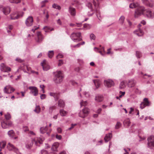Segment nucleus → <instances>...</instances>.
<instances>
[{
	"mask_svg": "<svg viewBox=\"0 0 154 154\" xmlns=\"http://www.w3.org/2000/svg\"><path fill=\"white\" fill-rule=\"evenodd\" d=\"M54 73V76L53 79L54 82L57 84L61 83L63 78L62 72L60 71H58L55 72Z\"/></svg>",
	"mask_w": 154,
	"mask_h": 154,
	"instance_id": "nucleus-1",
	"label": "nucleus"
},
{
	"mask_svg": "<svg viewBox=\"0 0 154 154\" xmlns=\"http://www.w3.org/2000/svg\"><path fill=\"white\" fill-rule=\"evenodd\" d=\"M72 39L74 42H78L82 40L81 34L80 32L72 33L70 35Z\"/></svg>",
	"mask_w": 154,
	"mask_h": 154,
	"instance_id": "nucleus-2",
	"label": "nucleus"
},
{
	"mask_svg": "<svg viewBox=\"0 0 154 154\" xmlns=\"http://www.w3.org/2000/svg\"><path fill=\"white\" fill-rule=\"evenodd\" d=\"M44 139L40 138L35 137L32 140V143L29 144H27L26 145V147L27 149H30L32 146L33 143H35L36 145L38 146V143L41 144L44 140Z\"/></svg>",
	"mask_w": 154,
	"mask_h": 154,
	"instance_id": "nucleus-3",
	"label": "nucleus"
},
{
	"mask_svg": "<svg viewBox=\"0 0 154 154\" xmlns=\"http://www.w3.org/2000/svg\"><path fill=\"white\" fill-rule=\"evenodd\" d=\"M145 11L143 7H138L135 11L134 17H137L143 14L144 11Z\"/></svg>",
	"mask_w": 154,
	"mask_h": 154,
	"instance_id": "nucleus-4",
	"label": "nucleus"
},
{
	"mask_svg": "<svg viewBox=\"0 0 154 154\" xmlns=\"http://www.w3.org/2000/svg\"><path fill=\"white\" fill-rule=\"evenodd\" d=\"M148 142L147 144L148 147L150 149L154 148V136H150L148 137L147 139Z\"/></svg>",
	"mask_w": 154,
	"mask_h": 154,
	"instance_id": "nucleus-5",
	"label": "nucleus"
},
{
	"mask_svg": "<svg viewBox=\"0 0 154 154\" xmlns=\"http://www.w3.org/2000/svg\"><path fill=\"white\" fill-rule=\"evenodd\" d=\"M29 89L30 90V94L37 96L38 94V90L37 88L34 86H30L29 87Z\"/></svg>",
	"mask_w": 154,
	"mask_h": 154,
	"instance_id": "nucleus-6",
	"label": "nucleus"
},
{
	"mask_svg": "<svg viewBox=\"0 0 154 154\" xmlns=\"http://www.w3.org/2000/svg\"><path fill=\"white\" fill-rule=\"evenodd\" d=\"M7 147L9 151H13L16 153H17L18 152V149L10 143H8L7 144Z\"/></svg>",
	"mask_w": 154,
	"mask_h": 154,
	"instance_id": "nucleus-7",
	"label": "nucleus"
},
{
	"mask_svg": "<svg viewBox=\"0 0 154 154\" xmlns=\"http://www.w3.org/2000/svg\"><path fill=\"white\" fill-rule=\"evenodd\" d=\"M89 110L87 108H85L79 113V116L82 118L85 117L88 113Z\"/></svg>",
	"mask_w": 154,
	"mask_h": 154,
	"instance_id": "nucleus-8",
	"label": "nucleus"
},
{
	"mask_svg": "<svg viewBox=\"0 0 154 154\" xmlns=\"http://www.w3.org/2000/svg\"><path fill=\"white\" fill-rule=\"evenodd\" d=\"M0 70L4 72H8L11 71V68L6 66L4 63H2L0 65Z\"/></svg>",
	"mask_w": 154,
	"mask_h": 154,
	"instance_id": "nucleus-9",
	"label": "nucleus"
},
{
	"mask_svg": "<svg viewBox=\"0 0 154 154\" xmlns=\"http://www.w3.org/2000/svg\"><path fill=\"white\" fill-rule=\"evenodd\" d=\"M15 89L10 85L6 86L4 89V92L7 94L11 93L13 92Z\"/></svg>",
	"mask_w": 154,
	"mask_h": 154,
	"instance_id": "nucleus-10",
	"label": "nucleus"
},
{
	"mask_svg": "<svg viewBox=\"0 0 154 154\" xmlns=\"http://www.w3.org/2000/svg\"><path fill=\"white\" fill-rule=\"evenodd\" d=\"M104 84L105 86L108 88L111 87L114 85V82L111 79L104 80Z\"/></svg>",
	"mask_w": 154,
	"mask_h": 154,
	"instance_id": "nucleus-11",
	"label": "nucleus"
},
{
	"mask_svg": "<svg viewBox=\"0 0 154 154\" xmlns=\"http://www.w3.org/2000/svg\"><path fill=\"white\" fill-rule=\"evenodd\" d=\"M33 23V19L32 16L29 17L26 19L25 23L28 26H30L32 25Z\"/></svg>",
	"mask_w": 154,
	"mask_h": 154,
	"instance_id": "nucleus-12",
	"label": "nucleus"
},
{
	"mask_svg": "<svg viewBox=\"0 0 154 154\" xmlns=\"http://www.w3.org/2000/svg\"><path fill=\"white\" fill-rule=\"evenodd\" d=\"M41 64L44 71H47L50 69V66L45 60H43Z\"/></svg>",
	"mask_w": 154,
	"mask_h": 154,
	"instance_id": "nucleus-13",
	"label": "nucleus"
},
{
	"mask_svg": "<svg viewBox=\"0 0 154 154\" xmlns=\"http://www.w3.org/2000/svg\"><path fill=\"white\" fill-rule=\"evenodd\" d=\"M43 37L40 32L37 33V38H35L36 41L38 43H41L43 39Z\"/></svg>",
	"mask_w": 154,
	"mask_h": 154,
	"instance_id": "nucleus-14",
	"label": "nucleus"
},
{
	"mask_svg": "<svg viewBox=\"0 0 154 154\" xmlns=\"http://www.w3.org/2000/svg\"><path fill=\"white\" fill-rule=\"evenodd\" d=\"M146 15L147 17L149 18H152L154 17V13L150 10L148 9L146 11Z\"/></svg>",
	"mask_w": 154,
	"mask_h": 154,
	"instance_id": "nucleus-15",
	"label": "nucleus"
},
{
	"mask_svg": "<svg viewBox=\"0 0 154 154\" xmlns=\"http://www.w3.org/2000/svg\"><path fill=\"white\" fill-rule=\"evenodd\" d=\"M0 10H2L3 13L5 15L8 14L10 12V9L9 7L3 8L2 6L0 7Z\"/></svg>",
	"mask_w": 154,
	"mask_h": 154,
	"instance_id": "nucleus-16",
	"label": "nucleus"
},
{
	"mask_svg": "<svg viewBox=\"0 0 154 154\" xmlns=\"http://www.w3.org/2000/svg\"><path fill=\"white\" fill-rule=\"evenodd\" d=\"M49 95L53 97L56 101H57L60 98V94L58 93L50 92L49 93Z\"/></svg>",
	"mask_w": 154,
	"mask_h": 154,
	"instance_id": "nucleus-17",
	"label": "nucleus"
},
{
	"mask_svg": "<svg viewBox=\"0 0 154 154\" xmlns=\"http://www.w3.org/2000/svg\"><path fill=\"white\" fill-rule=\"evenodd\" d=\"M143 4L149 7H152L154 6V4L152 2H149L148 0H142Z\"/></svg>",
	"mask_w": 154,
	"mask_h": 154,
	"instance_id": "nucleus-18",
	"label": "nucleus"
},
{
	"mask_svg": "<svg viewBox=\"0 0 154 154\" xmlns=\"http://www.w3.org/2000/svg\"><path fill=\"white\" fill-rule=\"evenodd\" d=\"M69 11L72 16H75L76 14L75 9L71 6L69 7Z\"/></svg>",
	"mask_w": 154,
	"mask_h": 154,
	"instance_id": "nucleus-19",
	"label": "nucleus"
},
{
	"mask_svg": "<svg viewBox=\"0 0 154 154\" xmlns=\"http://www.w3.org/2000/svg\"><path fill=\"white\" fill-rule=\"evenodd\" d=\"M8 134L9 136L12 139H16L17 138V137H14L15 133L13 130H11L9 131L8 132Z\"/></svg>",
	"mask_w": 154,
	"mask_h": 154,
	"instance_id": "nucleus-20",
	"label": "nucleus"
},
{
	"mask_svg": "<svg viewBox=\"0 0 154 154\" xmlns=\"http://www.w3.org/2000/svg\"><path fill=\"white\" fill-rule=\"evenodd\" d=\"M135 84L136 82L134 79H132L128 81V86L129 87L131 88L134 87Z\"/></svg>",
	"mask_w": 154,
	"mask_h": 154,
	"instance_id": "nucleus-21",
	"label": "nucleus"
},
{
	"mask_svg": "<svg viewBox=\"0 0 154 154\" xmlns=\"http://www.w3.org/2000/svg\"><path fill=\"white\" fill-rule=\"evenodd\" d=\"M134 32L135 34L139 36H142L143 34V31L140 29H138L134 31Z\"/></svg>",
	"mask_w": 154,
	"mask_h": 154,
	"instance_id": "nucleus-22",
	"label": "nucleus"
},
{
	"mask_svg": "<svg viewBox=\"0 0 154 154\" xmlns=\"http://www.w3.org/2000/svg\"><path fill=\"white\" fill-rule=\"evenodd\" d=\"M103 99V96L100 95H97L95 98L96 101L98 102L102 101Z\"/></svg>",
	"mask_w": 154,
	"mask_h": 154,
	"instance_id": "nucleus-23",
	"label": "nucleus"
},
{
	"mask_svg": "<svg viewBox=\"0 0 154 154\" xmlns=\"http://www.w3.org/2000/svg\"><path fill=\"white\" fill-rule=\"evenodd\" d=\"M59 144V143L58 142L54 143L52 146L51 149L54 151H57Z\"/></svg>",
	"mask_w": 154,
	"mask_h": 154,
	"instance_id": "nucleus-24",
	"label": "nucleus"
},
{
	"mask_svg": "<svg viewBox=\"0 0 154 154\" xmlns=\"http://www.w3.org/2000/svg\"><path fill=\"white\" fill-rule=\"evenodd\" d=\"M112 137V134L111 133H109V134H106L104 140L106 142H108L109 140Z\"/></svg>",
	"mask_w": 154,
	"mask_h": 154,
	"instance_id": "nucleus-25",
	"label": "nucleus"
},
{
	"mask_svg": "<svg viewBox=\"0 0 154 154\" xmlns=\"http://www.w3.org/2000/svg\"><path fill=\"white\" fill-rule=\"evenodd\" d=\"M58 105L59 107L62 108L64 107L65 106L64 101L61 99H60L58 102Z\"/></svg>",
	"mask_w": 154,
	"mask_h": 154,
	"instance_id": "nucleus-26",
	"label": "nucleus"
},
{
	"mask_svg": "<svg viewBox=\"0 0 154 154\" xmlns=\"http://www.w3.org/2000/svg\"><path fill=\"white\" fill-rule=\"evenodd\" d=\"M93 82L97 88L100 87L101 83L99 80H93Z\"/></svg>",
	"mask_w": 154,
	"mask_h": 154,
	"instance_id": "nucleus-27",
	"label": "nucleus"
},
{
	"mask_svg": "<svg viewBox=\"0 0 154 154\" xmlns=\"http://www.w3.org/2000/svg\"><path fill=\"white\" fill-rule=\"evenodd\" d=\"M43 29L46 32H49L52 30H54V29L53 28H51L48 26H45L43 28Z\"/></svg>",
	"mask_w": 154,
	"mask_h": 154,
	"instance_id": "nucleus-28",
	"label": "nucleus"
},
{
	"mask_svg": "<svg viewBox=\"0 0 154 154\" xmlns=\"http://www.w3.org/2000/svg\"><path fill=\"white\" fill-rule=\"evenodd\" d=\"M96 11L97 17L101 21L103 17L101 16L100 12L97 9H96Z\"/></svg>",
	"mask_w": 154,
	"mask_h": 154,
	"instance_id": "nucleus-29",
	"label": "nucleus"
},
{
	"mask_svg": "<svg viewBox=\"0 0 154 154\" xmlns=\"http://www.w3.org/2000/svg\"><path fill=\"white\" fill-rule=\"evenodd\" d=\"M15 15V16H14V14H11V19L12 20H15L17 19L20 16V14H17L16 13H15V14H14Z\"/></svg>",
	"mask_w": 154,
	"mask_h": 154,
	"instance_id": "nucleus-30",
	"label": "nucleus"
},
{
	"mask_svg": "<svg viewBox=\"0 0 154 154\" xmlns=\"http://www.w3.org/2000/svg\"><path fill=\"white\" fill-rule=\"evenodd\" d=\"M48 129L47 126L41 127L40 129V131L41 133L43 134L45 133Z\"/></svg>",
	"mask_w": 154,
	"mask_h": 154,
	"instance_id": "nucleus-31",
	"label": "nucleus"
},
{
	"mask_svg": "<svg viewBox=\"0 0 154 154\" xmlns=\"http://www.w3.org/2000/svg\"><path fill=\"white\" fill-rule=\"evenodd\" d=\"M139 4L138 3H133L130 4L129 5V7L130 8H134L138 6H139Z\"/></svg>",
	"mask_w": 154,
	"mask_h": 154,
	"instance_id": "nucleus-32",
	"label": "nucleus"
},
{
	"mask_svg": "<svg viewBox=\"0 0 154 154\" xmlns=\"http://www.w3.org/2000/svg\"><path fill=\"white\" fill-rule=\"evenodd\" d=\"M146 106H149L151 104L150 102H149L147 98H145L144 99V102H143Z\"/></svg>",
	"mask_w": 154,
	"mask_h": 154,
	"instance_id": "nucleus-33",
	"label": "nucleus"
},
{
	"mask_svg": "<svg viewBox=\"0 0 154 154\" xmlns=\"http://www.w3.org/2000/svg\"><path fill=\"white\" fill-rule=\"evenodd\" d=\"M6 144V143L5 141H2L0 142V151H1L2 149L5 147Z\"/></svg>",
	"mask_w": 154,
	"mask_h": 154,
	"instance_id": "nucleus-34",
	"label": "nucleus"
},
{
	"mask_svg": "<svg viewBox=\"0 0 154 154\" xmlns=\"http://www.w3.org/2000/svg\"><path fill=\"white\" fill-rule=\"evenodd\" d=\"M67 112L64 111L63 109H60V113L62 116H65L66 115Z\"/></svg>",
	"mask_w": 154,
	"mask_h": 154,
	"instance_id": "nucleus-35",
	"label": "nucleus"
},
{
	"mask_svg": "<svg viewBox=\"0 0 154 154\" xmlns=\"http://www.w3.org/2000/svg\"><path fill=\"white\" fill-rule=\"evenodd\" d=\"M125 87V82L124 81L121 82L120 84L119 88L120 89L124 88Z\"/></svg>",
	"mask_w": 154,
	"mask_h": 154,
	"instance_id": "nucleus-36",
	"label": "nucleus"
},
{
	"mask_svg": "<svg viewBox=\"0 0 154 154\" xmlns=\"http://www.w3.org/2000/svg\"><path fill=\"white\" fill-rule=\"evenodd\" d=\"M41 108L39 106H36L35 109L34 110V111L36 113H39L40 111Z\"/></svg>",
	"mask_w": 154,
	"mask_h": 154,
	"instance_id": "nucleus-37",
	"label": "nucleus"
},
{
	"mask_svg": "<svg viewBox=\"0 0 154 154\" xmlns=\"http://www.w3.org/2000/svg\"><path fill=\"white\" fill-rule=\"evenodd\" d=\"M2 127L4 128H8L7 122H3L1 123Z\"/></svg>",
	"mask_w": 154,
	"mask_h": 154,
	"instance_id": "nucleus-38",
	"label": "nucleus"
},
{
	"mask_svg": "<svg viewBox=\"0 0 154 154\" xmlns=\"http://www.w3.org/2000/svg\"><path fill=\"white\" fill-rule=\"evenodd\" d=\"M122 124L120 122H117L115 125V128L118 129L120 128L122 126Z\"/></svg>",
	"mask_w": 154,
	"mask_h": 154,
	"instance_id": "nucleus-39",
	"label": "nucleus"
},
{
	"mask_svg": "<svg viewBox=\"0 0 154 154\" xmlns=\"http://www.w3.org/2000/svg\"><path fill=\"white\" fill-rule=\"evenodd\" d=\"M87 104V102L86 101H84L82 100L80 102V105L81 107L82 106H85Z\"/></svg>",
	"mask_w": 154,
	"mask_h": 154,
	"instance_id": "nucleus-40",
	"label": "nucleus"
},
{
	"mask_svg": "<svg viewBox=\"0 0 154 154\" xmlns=\"http://www.w3.org/2000/svg\"><path fill=\"white\" fill-rule=\"evenodd\" d=\"M48 2V0H45L42 1L40 4L41 7L43 8L45 6V4Z\"/></svg>",
	"mask_w": 154,
	"mask_h": 154,
	"instance_id": "nucleus-41",
	"label": "nucleus"
},
{
	"mask_svg": "<svg viewBox=\"0 0 154 154\" xmlns=\"http://www.w3.org/2000/svg\"><path fill=\"white\" fill-rule=\"evenodd\" d=\"M48 55L49 58H51L54 55L53 51H49L48 52Z\"/></svg>",
	"mask_w": 154,
	"mask_h": 154,
	"instance_id": "nucleus-42",
	"label": "nucleus"
},
{
	"mask_svg": "<svg viewBox=\"0 0 154 154\" xmlns=\"http://www.w3.org/2000/svg\"><path fill=\"white\" fill-rule=\"evenodd\" d=\"M10 2L11 3H15L16 4L20 3L21 0H9Z\"/></svg>",
	"mask_w": 154,
	"mask_h": 154,
	"instance_id": "nucleus-43",
	"label": "nucleus"
},
{
	"mask_svg": "<svg viewBox=\"0 0 154 154\" xmlns=\"http://www.w3.org/2000/svg\"><path fill=\"white\" fill-rule=\"evenodd\" d=\"M52 7L54 8L58 9V10L60 9V6L59 5L55 4H54L53 5Z\"/></svg>",
	"mask_w": 154,
	"mask_h": 154,
	"instance_id": "nucleus-44",
	"label": "nucleus"
},
{
	"mask_svg": "<svg viewBox=\"0 0 154 154\" xmlns=\"http://www.w3.org/2000/svg\"><path fill=\"white\" fill-rule=\"evenodd\" d=\"M136 56L137 58H140L142 56L141 53L139 51H137Z\"/></svg>",
	"mask_w": 154,
	"mask_h": 154,
	"instance_id": "nucleus-45",
	"label": "nucleus"
},
{
	"mask_svg": "<svg viewBox=\"0 0 154 154\" xmlns=\"http://www.w3.org/2000/svg\"><path fill=\"white\" fill-rule=\"evenodd\" d=\"M5 117L6 119L9 120L11 118V116L8 113H7L5 115Z\"/></svg>",
	"mask_w": 154,
	"mask_h": 154,
	"instance_id": "nucleus-46",
	"label": "nucleus"
},
{
	"mask_svg": "<svg viewBox=\"0 0 154 154\" xmlns=\"http://www.w3.org/2000/svg\"><path fill=\"white\" fill-rule=\"evenodd\" d=\"M7 125L8 127V128L9 127H12L13 126V125L12 122L11 121H8L6 122Z\"/></svg>",
	"mask_w": 154,
	"mask_h": 154,
	"instance_id": "nucleus-47",
	"label": "nucleus"
},
{
	"mask_svg": "<svg viewBox=\"0 0 154 154\" xmlns=\"http://www.w3.org/2000/svg\"><path fill=\"white\" fill-rule=\"evenodd\" d=\"M125 20V17L123 16H122L119 18V21L120 23L122 24L123 23Z\"/></svg>",
	"mask_w": 154,
	"mask_h": 154,
	"instance_id": "nucleus-48",
	"label": "nucleus"
},
{
	"mask_svg": "<svg viewBox=\"0 0 154 154\" xmlns=\"http://www.w3.org/2000/svg\"><path fill=\"white\" fill-rule=\"evenodd\" d=\"M99 49L95 47L94 48V50L95 51L99 53L102 55H103V54L102 53L101 51H99Z\"/></svg>",
	"mask_w": 154,
	"mask_h": 154,
	"instance_id": "nucleus-49",
	"label": "nucleus"
},
{
	"mask_svg": "<svg viewBox=\"0 0 154 154\" xmlns=\"http://www.w3.org/2000/svg\"><path fill=\"white\" fill-rule=\"evenodd\" d=\"M43 14H45V17L46 18L48 19L49 17V15L48 14V12L46 10H44Z\"/></svg>",
	"mask_w": 154,
	"mask_h": 154,
	"instance_id": "nucleus-50",
	"label": "nucleus"
},
{
	"mask_svg": "<svg viewBox=\"0 0 154 154\" xmlns=\"http://www.w3.org/2000/svg\"><path fill=\"white\" fill-rule=\"evenodd\" d=\"M56 108V107L55 106H53L50 107L49 108V111L52 112L54 109H55Z\"/></svg>",
	"mask_w": 154,
	"mask_h": 154,
	"instance_id": "nucleus-51",
	"label": "nucleus"
},
{
	"mask_svg": "<svg viewBox=\"0 0 154 154\" xmlns=\"http://www.w3.org/2000/svg\"><path fill=\"white\" fill-rule=\"evenodd\" d=\"M89 8L91 9V11H92V5L91 4L90 2H88L86 5Z\"/></svg>",
	"mask_w": 154,
	"mask_h": 154,
	"instance_id": "nucleus-52",
	"label": "nucleus"
},
{
	"mask_svg": "<svg viewBox=\"0 0 154 154\" xmlns=\"http://www.w3.org/2000/svg\"><path fill=\"white\" fill-rule=\"evenodd\" d=\"M63 55L61 53L59 54L56 57L57 58H62L63 57Z\"/></svg>",
	"mask_w": 154,
	"mask_h": 154,
	"instance_id": "nucleus-53",
	"label": "nucleus"
},
{
	"mask_svg": "<svg viewBox=\"0 0 154 154\" xmlns=\"http://www.w3.org/2000/svg\"><path fill=\"white\" fill-rule=\"evenodd\" d=\"M26 68L29 73V72H31L32 73H33L34 72V71L31 70V68L30 67H28L27 66Z\"/></svg>",
	"mask_w": 154,
	"mask_h": 154,
	"instance_id": "nucleus-54",
	"label": "nucleus"
},
{
	"mask_svg": "<svg viewBox=\"0 0 154 154\" xmlns=\"http://www.w3.org/2000/svg\"><path fill=\"white\" fill-rule=\"evenodd\" d=\"M63 60H59V63H58V66H61L62 64H63Z\"/></svg>",
	"mask_w": 154,
	"mask_h": 154,
	"instance_id": "nucleus-55",
	"label": "nucleus"
},
{
	"mask_svg": "<svg viewBox=\"0 0 154 154\" xmlns=\"http://www.w3.org/2000/svg\"><path fill=\"white\" fill-rule=\"evenodd\" d=\"M46 97V95L45 94H41L40 96V98L42 100L45 99Z\"/></svg>",
	"mask_w": 154,
	"mask_h": 154,
	"instance_id": "nucleus-56",
	"label": "nucleus"
},
{
	"mask_svg": "<svg viewBox=\"0 0 154 154\" xmlns=\"http://www.w3.org/2000/svg\"><path fill=\"white\" fill-rule=\"evenodd\" d=\"M90 38L91 39L94 40L95 39V36L93 34H91L90 35Z\"/></svg>",
	"mask_w": 154,
	"mask_h": 154,
	"instance_id": "nucleus-57",
	"label": "nucleus"
},
{
	"mask_svg": "<svg viewBox=\"0 0 154 154\" xmlns=\"http://www.w3.org/2000/svg\"><path fill=\"white\" fill-rule=\"evenodd\" d=\"M146 106L145 105V104L143 103H142L140 104V107L141 109H143Z\"/></svg>",
	"mask_w": 154,
	"mask_h": 154,
	"instance_id": "nucleus-58",
	"label": "nucleus"
},
{
	"mask_svg": "<svg viewBox=\"0 0 154 154\" xmlns=\"http://www.w3.org/2000/svg\"><path fill=\"white\" fill-rule=\"evenodd\" d=\"M23 130L25 132H26L28 131L29 129L27 126H24L23 127Z\"/></svg>",
	"mask_w": 154,
	"mask_h": 154,
	"instance_id": "nucleus-59",
	"label": "nucleus"
},
{
	"mask_svg": "<svg viewBox=\"0 0 154 154\" xmlns=\"http://www.w3.org/2000/svg\"><path fill=\"white\" fill-rule=\"evenodd\" d=\"M76 125H77L76 124H72L70 128H68V130H70L72 129V128H74V126H75Z\"/></svg>",
	"mask_w": 154,
	"mask_h": 154,
	"instance_id": "nucleus-60",
	"label": "nucleus"
},
{
	"mask_svg": "<svg viewBox=\"0 0 154 154\" xmlns=\"http://www.w3.org/2000/svg\"><path fill=\"white\" fill-rule=\"evenodd\" d=\"M93 3L94 5V6L95 8L98 7V4L96 2H95V1L94 0L93 1Z\"/></svg>",
	"mask_w": 154,
	"mask_h": 154,
	"instance_id": "nucleus-61",
	"label": "nucleus"
},
{
	"mask_svg": "<svg viewBox=\"0 0 154 154\" xmlns=\"http://www.w3.org/2000/svg\"><path fill=\"white\" fill-rule=\"evenodd\" d=\"M57 131L59 133H61L62 131V130L60 128L58 127L57 129Z\"/></svg>",
	"mask_w": 154,
	"mask_h": 154,
	"instance_id": "nucleus-62",
	"label": "nucleus"
},
{
	"mask_svg": "<svg viewBox=\"0 0 154 154\" xmlns=\"http://www.w3.org/2000/svg\"><path fill=\"white\" fill-rule=\"evenodd\" d=\"M81 45V43H79L77 45L73 46V47L74 48H78Z\"/></svg>",
	"mask_w": 154,
	"mask_h": 154,
	"instance_id": "nucleus-63",
	"label": "nucleus"
},
{
	"mask_svg": "<svg viewBox=\"0 0 154 154\" xmlns=\"http://www.w3.org/2000/svg\"><path fill=\"white\" fill-rule=\"evenodd\" d=\"M42 154H48L47 151L45 150H42L41 151Z\"/></svg>",
	"mask_w": 154,
	"mask_h": 154,
	"instance_id": "nucleus-64",
	"label": "nucleus"
}]
</instances>
